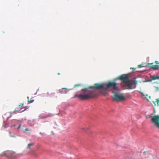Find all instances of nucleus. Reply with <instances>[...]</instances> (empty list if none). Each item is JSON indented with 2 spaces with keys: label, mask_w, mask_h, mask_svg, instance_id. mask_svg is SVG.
Returning a JSON list of instances; mask_svg holds the SVG:
<instances>
[{
  "label": "nucleus",
  "mask_w": 159,
  "mask_h": 159,
  "mask_svg": "<svg viewBox=\"0 0 159 159\" xmlns=\"http://www.w3.org/2000/svg\"><path fill=\"white\" fill-rule=\"evenodd\" d=\"M125 84L123 86L126 87V89H133V88H135V87L134 88L133 87V84L131 83H125Z\"/></svg>",
  "instance_id": "nucleus-8"
},
{
  "label": "nucleus",
  "mask_w": 159,
  "mask_h": 159,
  "mask_svg": "<svg viewBox=\"0 0 159 159\" xmlns=\"http://www.w3.org/2000/svg\"><path fill=\"white\" fill-rule=\"evenodd\" d=\"M58 75H60V73H58Z\"/></svg>",
  "instance_id": "nucleus-24"
},
{
  "label": "nucleus",
  "mask_w": 159,
  "mask_h": 159,
  "mask_svg": "<svg viewBox=\"0 0 159 159\" xmlns=\"http://www.w3.org/2000/svg\"><path fill=\"white\" fill-rule=\"evenodd\" d=\"M157 61H155V63H157Z\"/></svg>",
  "instance_id": "nucleus-22"
},
{
  "label": "nucleus",
  "mask_w": 159,
  "mask_h": 159,
  "mask_svg": "<svg viewBox=\"0 0 159 159\" xmlns=\"http://www.w3.org/2000/svg\"><path fill=\"white\" fill-rule=\"evenodd\" d=\"M13 126L14 127H15V125H13L12 126H11V127H13Z\"/></svg>",
  "instance_id": "nucleus-21"
},
{
  "label": "nucleus",
  "mask_w": 159,
  "mask_h": 159,
  "mask_svg": "<svg viewBox=\"0 0 159 159\" xmlns=\"http://www.w3.org/2000/svg\"><path fill=\"white\" fill-rule=\"evenodd\" d=\"M8 126V124L7 123H6V124L4 125V127L5 128H7Z\"/></svg>",
  "instance_id": "nucleus-16"
},
{
  "label": "nucleus",
  "mask_w": 159,
  "mask_h": 159,
  "mask_svg": "<svg viewBox=\"0 0 159 159\" xmlns=\"http://www.w3.org/2000/svg\"><path fill=\"white\" fill-rule=\"evenodd\" d=\"M67 90V89L66 88H63L60 90V93H66V90Z\"/></svg>",
  "instance_id": "nucleus-12"
},
{
  "label": "nucleus",
  "mask_w": 159,
  "mask_h": 159,
  "mask_svg": "<svg viewBox=\"0 0 159 159\" xmlns=\"http://www.w3.org/2000/svg\"><path fill=\"white\" fill-rule=\"evenodd\" d=\"M96 96V92L92 90H89L88 88H85L81 90V93L76 94L75 97H77L80 99L84 100L89 99L95 97Z\"/></svg>",
  "instance_id": "nucleus-1"
},
{
  "label": "nucleus",
  "mask_w": 159,
  "mask_h": 159,
  "mask_svg": "<svg viewBox=\"0 0 159 159\" xmlns=\"http://www.w3.org/2000/svg\"><path fill=\"white\" fill-rule=\"evenodd\" d=\"M131 69H133V68H131Z\"/></svg>",
  "instance_id": "nucleus-25"
},
{
  "label": "nucleus",
  "mask_w": 159,
  "mask_h": 159,
  "mask_svg": "<svg viewBox=\"0 0 159 159\" xmlns=\"http://www.w3.org/2000/svg\"><path fill=\"white\" fill-rule=\"evenodd\" d=\"M139 67H142V66H141L140 65H139Z\"/></svg>",
  "instance_id": "nucleus-23"
},
{
  "label": "nucleus",
  "mask_w": 159,
  "mask_h": 159,
  "mask_svg": "<svg viewBox=\"0 0 159 159\" xmlns=\"http://www.w3.org/2000/svg\"><path fill=\"white\" fill-rule=\"evenodd\" d=\"M117 84L114 82H109L108 83L105 84V89H112L117 90L118 89V87L117 86Z\"/></svg>",
  "instance_id": "nucleus-3"
},
{
  "label": "nucleus",
  "mask_w": 159,
  "mask_h": 159,
  "mask_svg": "<svg viewBox=\"0 0 159 159\" xmlns=\"http://www.w3.org/2000/svg\"><path fill=\"white\" fill-rule=\"evenodd\" d=\"M148 66L154 70L159 69V66L157 65H153V63L148 64Z\"/></svg>",
  "instance_id": "nucleus-9"
},
{
  "label": "nucleus",
  "mask_w": 159,
  "mask_h": 159,
  "mask_svg": "<svg viewBox=\"0 0 159 159\" xmlns=\"http://www.w3.org/2000/svg\"><path fill=\"white\" fill-rule=\"evenodd\" d=\"M27 98L28 99V102L30 103H32L33 102H34V100H30L29 99V97H27Z\"/></svg>",
  "instance_id": "nucleus-14"
},
{
  "label": "nucleus",
  "mask_w": 159,
  "mask_h": 159,
  "mask_svg": "<svg viewBox=\"0 0 159 159\" xmlns=\"http://www.w3.org/2000/svg\"><path fill=\"white\" fill-rule=\"evenodd\" d=\"M105 84H100L99 83L96 84L94 85V86H92L89 87V89H105Z\"/></svg>",
  "instance_id": "nucleus-6"
},
{
  "label": "nucleus",
  "mask_w": 159,
  "mask_h": 159,
  "mask_svg": "<svg viewBox=\"0 0 159 159\" xmlns=\"http://www.w3.org/2000/svg\"><path fill=\"white\" fill-rule=\"evenodd\" d=\"M156 102L157 103V106H159V98L156 99H155V102L153 101H152L151 104H153L154 105V106L155 107L156 106Z\"/></svg>",
  "instance_id": "nucleus-10"
},
{
  "label": "nucleus",
  "mask_w": 159,
  "mask_h": 159,
  "mask_svg": "<svg viewBox=\"0 0 159 159\" xmlns=\"http://www.w3.org/2000/svg\"><path fill=\"white\" fill-rule=\"evenodd\" d=\"M34 143H29L28 144L27 147L28 148H30L31 146H32L34 145Z\"/></svg>",
  "instance_id": "nucleus-13"
},
{
  "label": "nucleus",
  "mask_w": 159,
  "mask_h": 159,
  "mask_svg": "<svg viewBox=\"0 0 159 159\" xmlns=\"http://www.w3.org/2000/svg\"><path fill=\"white\" fill-rule=\"evenodd\" d=\"M151 79L152 80H159V75L157 76V75H155L152 76L151 77Z\"/></svg>",
  "instance_id": "nucleus-11"
},
{
  "label": "nucleus",
  "mask_w": 159,
  "mask_h": 159,
  "mask_svg": "<svg viewBox=\"0 0 159 159\" xmlns=\"http://www.w3.org/2000/svg\"><path fill=\"white\" fill-rule=\"evenodd\" d=\"M0 156H6L9 159H11V158H15L16 157V154L15 152L13 151H5L2 154H1Z\"/></svg>",
  "instance_id": "nucleus-4"
},
{
  "label": "nucleus",
  "mask_w": 159,
  "mask_h": 159,
  "mask_svg": "<svg viewBox=\"0 0 159 159\" xmlns=\"http://www.w3.org/2000/svg\"><path fill=\"white\" fill-rule=\"evenodd\" d=\"M23 105V104H21V105H19V107H20V106H22Z\"/></svg>",
  "instance_id": "nucleus-19"
},
{
  "label": "nucleus",
  "mask_w": 159,
  "mask_h": 159,
  "mask_svg": "<svg viewBox=\"0 0 159 159\" xmlns=\"http://www.w3.org/2000/svg\"><path fill=\"white\" fill-rule=\"evenodd\" d=\"M151 121L155 125L159 128V116H155L151 119Z\"/></svg>",
  "instance_id": "nucleus-7"
},
{
  "label": "nucleus",
  "mask_w": 159,
  "mask_h": 159,
  "mask_svg": "<svg viewBox=\"0 0 159 159\" xmlns=\"http://www.w3.org/2000/svg\"><path fill=\"white\" fill-rule=\"evenodd\" d=\"M133 82L136 85L137 84L138 82L137 80H134L133 81Z\"/></svg>",
  "instance_id": "nucleus-15"
},
{
  "label": "nucleus",
  "mask_w": 159,
  "mask_h": 159,
  "mask_svg": "<svg viewBox=\"0 0 159 159\" xmlns=\"http://www.w3.org/2000/svg\"><path fill=\"white\" fill-rule=\"evenodd\" d=\"M15 111V112H16V111H18V110H16V109H15V111Z\"/></svg>",
  "instance_id": "nucleus-20"
},
{
  "label": "nucleus",
  "mask_w": 159,
  "mask_h": 159,
  "mask_svg": "<svg viewBox=\"0 0 159 159\" xmlns=\"http://www.w3.org/2000/svg\"><path fill=\"white\" fill-rule=\"evenodd\" d=\"M20 126H21V125H20H20H19V126L18 127V128H17V129H20Z\"/></svg>",
  "instance_id": "nucleus-17"
},
{
  "label": "nucleus",
  "mask_w": 159,
  "mask_h": 159,
  "mask_svg": "<svg viewBox=\"0 0 159 159\" xmlns=\"http://www.w3.org/2000/svg\"><path fill=\"white\" fill-rule=\"evenodd\" d=\"M118 79L120 80L121 81L126 83H129L130 80L128 75L126 74L122 75L118 77Z\"/></svg>",
  "instance_id": "nucleus-5"
},
{
  "label": "nucleus",
  "mask_w": 159,
  "mask_h": 159,
  "mask_svg": "<svg viewBox=\"0 0 159 159\" xmlns=\"http://www.w3.org/2000/svg\"><path fill=\"white\" fill-rule=\"evenodd\" d=\"M114 93L113 98L114 101L116 102L122 101L125 99V97L121 94H120L118 93L112 91Z\"/></svg>",
  "instance_id": "nucleus-2"
},
{
  "label": "nucleus",
  "mask_w": 159,
  "mask_h": 159,
  "mask_svg": "<svg viewBox=\"0 0 159 159\" xmlns=\"http://www.w3.org/2000/svg\"><path fill=\"white\" fill-rule=\"evenodd\" d=\"M25 131H28V128H26L25 129Z\"/></svg>",
  "instance_id": "nucleus-18"
}]
</instances>
